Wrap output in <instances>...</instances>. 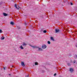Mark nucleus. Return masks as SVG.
<instances>
[{
	"label": "nucleus",
	"instance_id": "nucleus-26",
	"mask_svg": "<svg viewBox=\"0 0 77 77\" xmlns=\"http://www.w3.org/2000/svg\"><path fill=\"white\" fill-rule=\"evenodd\" d=\"M9 75H11V74H9Z\"/></svg>",
	"mask_w": 77,
	"mask_h": 77
},
{
	"label": "nucleus",
	"instance_id": "nucleus-1",
	"mask_svg": "<svg viewBox=\"0 0 77 77\" xmlns=\"http://www.w3.org/2000/svg\"><path fill=\"white\" fill-rule=\"evenodd\" d=\"M14 7H15L16 9H18H18H19V8L21 9V8H20V7H19V6L17 5V4H15Z\"/></svg>",
	"mask_w": 77,
	"mask_h": 77
},
{
	"label": "nucleus",
	"instance_id": "nucleus-3",
	"mask_svg": "<svg viewBox=\"0 0 77 77\" xmlns=\"http://www.w3.org/2000/svg\"><path fill=\"white\" fill-rule=\"evenodd\" d=\"M37 51H43V50H42V48H40L39 47H37Z\"/></svg>",
	"mask_w": 77,
	"mask_h": 77
},
{
	"label": "nucleus",
	"instance_id": "nucleus-16",
	"mask_svg": "<svg viewBox=\"0 0 77 77\" xmlns=\"http://www.w3.org/2000/svg\"><path fill=\"white\" fill-rule=\"evenodd\" d=\"M67 65H68V66H71V64L69 63H67Z\"/></svg>",
	"mask_w": 77,
	"mask_h": 77
},
{
	"label": "nucleus",
	"instance_id": "nucleus-8",
	"mask_svg": "<svg viewBox=\"0 0 77 77\" xmlns=\"http://www.w3.org/2000/svg\"><path fill=\"white\" fill-rule=\"evenodd\" d=\"M3 15H4V16H5V17H6V16H7V15H8V14H7L5 13H4Z\"/></svg>",
	"mask_w": 77,
	"mask_h": 77
},
{
	"label": "nucleus",
	"instance_id": "nucleus-7",
	"mask_svg": "<svg viewBox=\"0 0 77 77\" xmlns=\"http://www.w3.org/2000/svg\"><path fill=\"white\" fill-rule=\"evenodd\" d=\"M21 65L23 66H25V64H24V63L23 62H21Z\"/></svg>",
	"mask_w": 77,
	"mask_h": 77
},
{
	"label": "nucleus",
	"instance_id": "nucleus-28",
	"mask_svg": "<svg viewBox=\"0 0 77 77\" xmlns=\"http://www.w3.org/2000/svg\"><path fill=\"white\" fill-rule=\"evenodd\" d=\"M76 47L77 48V45H76Z\"/></svg>",
	"mask_w": 77,
	"mask_h": 77
},
{
	"label": "nucleus",
	"instance_id": "nucleus-13",
	"mask_svg": "<svg viewBox=\"0 0 77 77\" xmlns=\"http://www.w3.org/2000/svg\"><path fill=\"white\" fill-rule=\"evenodd\" d=\"M48 44H51V43L50 42V41H48Z\"/></svg>",
	"mask_w": 77,
	"mask_h": 77
},
{
	"label": "nucleus",
	"instance_id": "nucleus-23",
	"mask_svg": "<svg viewBox=\"0 0 77 77\" xmlns=\"http://www.w3.org/2000/svg\"><path fill=\"white\" fill-rule=\"evenodd\" d=\"M70 4L71 5H73V4H72V3H71Z\"/></svg>",
	"mask_w": 77,
	"mask_h": 77
},
{
	"label": "nucleus",
	"instance_id": "nucleus-21",
	"mask_svg": "<svg viewBox=\"0 0 77 77\" xmlns=\"http://www.w3.org/2000/svg\"><path fill=\"white\" fill-rule=\"evenodd\" d=\"M56 75H57L56 73H55V74H54V76H56Z\"/></svg>",
	"mask_w": 77,
	"mask_h": 77
},
{
	"label": "nucleus",
	"instance_id": "nucleus-2",
	"mask_svg": "<svg viewBox=\"0 0 77 77\" xmlns=\"http://www.w3.org/2000/svg\"><path fill=\"white\" fill-rule=\"evenodd\" d=\"M29 45V46H30V47H32L33 48H37V47L36 46H32V45Z\"/></svg>",
	"mask_w": 77,
	"mask_h": 77
},
{
	"label": "nucleus",
	"instance_id": "nucleus-29",
	"mask_svg": "<svg viewBox=\"0 0 77 77\" xmlns=\"http://www.w3.org/2000/svg\"><path fill=\"white\" fill-rule=\"evenodd\" d=\"M18 29H20L19 28H18Z\"/></svg>",
	"mask_w": 77,
	"mask_h": 77
},
{
	"label": "nucleus",
	"instance_id": "nucleus-22",
	"mask_svg": "<svg viewBox=\"0 0 77 77\" xmlns=\"http://www.w3.org/2000/svg\"><path fill=\"white\" fill-rule=\"evenodd\" d=\"M25 26H27V23H25Z\"/></svg>",
	"mask_w": 77,
	"mask_h": 77
},
{
	"label": "nucleus",
	"instance_id": "nucleus-12",
	"mask_svg": "<svg viewBox=\"0 0 77 77\" xmlns=\"http://www.w3.org/2000/svg\"><path fill=\"white\" fill-rule=\"evenodd\" d=\"M51 40H53V41H54V38H53V37H51Z\"/></svg>",
	"mask_w": 77,
	"mask_h": 77
},
{
	"label": "nucleus",
	"instance_id": "nucleus-6",
	"mask_svg": "<svg viewBox=\"0 0 77 77\" xmlns=\"http://www.w3.org/2000/svg\"><path fill=\"white\" fill-rule=\"evenodd\" d=\"M69 71H70V72H73L74 71V69L72 68H70L69 69Z\"/></svg>",
	"mask_w": 77,
	"mask_h": 77
},
{
	"label": "nucleus",
	"instance_id": "nucleus-25",
	"mask_svg": "<svg viewBox=\"0 0 77 77\" xmlns=\"http://www.w3.org/2000/svg\"><path fill=\"white\" fill-rule=\"evenodd\" d=\"M73 63H75V62L74 61V62H73Z\"/></svg>",
	"mask_w": 77,
	"mask_h": 77
},
{
	"label": "nucleus",
	"instance_id": "nucleus-17",
	"mask_svg": "<svg viewBox=\"0 0 77 77\" xmlns=\"http://www.w3.org/2000/svg\"><path fill=\"white\" fill-rule=\"evenodd\" d=\"M35 65H38V63L36 62L35 63Z\"/></svg>",
	"mask_w": 77,
	"mask_h": 77
},
{
	"label": "nucleus",
	"instance_id": "nucleus-4",
	"mask_svg": "<svg viewBox=\"0 0 77 77\" xmlns=\"http://www.w3.org/2000/svg\"><path fill=\"white\" fill-rule=\"evenodd\" d=\"M47 46L45 45H44L42 46V49H45L47 48Z\"/></svg>",
	"mask_w": 77,
	"mask_h": 77
},
{
	"label": "nucleus",
	"instance_id": "nucleus-15",
	"mask_svg": "<svg viewBox=\"0 0 77 77\" xmlns=\"http://www.w3.org/2000/svg\"><path fill=\"white\" fill-rule=\"evenodd\" d=\"M47 32V31L45 30H44L43 31V33H46Z\"/></svg>",
	"mask_w": 77,
	"mask_h": 77
},
{
	"label": "nucleus",
	"instance_id": "nucleus-24",
	"mask_svg": "<svg viewBox=\"0 0 77 77\" xmlns=\"http://www.w3.org/2000/svg\"><path fill=\"white\" fill-rule=\"evenodd\" d=\"M4 70H5V67H4Z\"/></svg>",
	"mask_w": 77,
	"mask_h": 77
},
{
	"label": "nucleus",
	"instance_id": "nucleus-14",
	"mask_svg": "<svg viewBox=\"0 0 77 77\" xmlns=\"http://www.w3.org/2000/svg\"><path fill=\"white\" fill-rule=\"evenodd\" d=\"M1 39L2 40H3V39H5V38L4 37H2L1 38Z\"/></svg>",
	"mask_w": 77,
	"mask_h": 77
},
{
	"label": "nucleus",
	"instance_id": "nucleus-20",
	"mask_svg": "<svg viewBox=\"0 0 77 77\" xmlns=\"http://www.w3.org/2000/svg\"><path fill=\"white\" fill-rule=\"evenodd\" d=\"M2 29H0V33H2Z\"/></svg>",
	"mask_w": 77,
	"mask_h": 77
},
{
	"label": "nucleus",
	"instance_id": "nucleus-9",
	"mask_svg": "<svg viewBox=\"0 0 77 77\" xmlns=\"http://www.w3.org/2000/svg\"><path fill=\"white\" fill-rule=\"evenodd\" d=\"M10 24H11V25H14V22L11 21L10 22Z\"/></svg>",
	"mask_w": 77,
	"mask_h": 77
},
{
	"label": "nucleus",
	"instance_id": "nucleus-10",
	"mask_svg": "<svg viewBox=\"0 0 77 77\" xmlns=\"http://www.w3.org/2000/svg\"><path fill=\"white\" fill-rule=\"evenodd\" d=\"M23 45H24V46L27 45V44H26V43H25L24 42L23 43Z\"/></svg>",
	"mask_w": 77,
	"mask_h": 77
},
{
	"label": "nucleus",
	"instance_id": "nucleus-5",
	"mask_svg": "<svg viewBox=\"0 0 77 77\" xmlns=\"http://www.w3.org/2000/svg\"><path fill=\"white\" fill-rule=\"evenodd\" d=\"M60 31L58 29H55V33H59Z\"/></svg>",
	"mask_w": 77,
	"mask_h": 77
},
{
	"label": "nucleus",
	"instance_id": "nucleus-11",
	"mask_svg": "<svg viewBox=\"0 0 77 77\" xmlns=\"http://www.w3.org/2000/svg\"><path fill=\"white\" fill-rule=\"evenodd\" d=\"M20 48H21V49H22V50H23V49H24V48H23V46H20Z\"/></svg>",
	"mask_w": 77,
	"mask_h": 77
},
{
	"label": "nucleus",
	"instance_id": "nucleus-27",
	"mask_svg": "<svg viewBox=\"0 0 77 77\" xmlns=\"http://www.w3.org/2000/svg\"><path fill=\"white\" fill-rule=\"evenodd\" d=\"M41 31H42V29H41Z\"/></svg>",
	"mask_w": 77,
	"mask_h": 77
},
{
	"label": "nucleus",
	"instance_id": "nucleus-18",
	"mask_svg": "<svg viewBox=\"0 0 77 77\" xmlns=\"http://www.w3.org/2000/svg\"><path fill=\"white\" fill-rule=\"evenodd\" d=\"M75 57H76V58H77V55H75Z\"/></svg>",
	"mask_w": 77,
	"mask_h": 77
},
{
	"label": "nucleus",
	"instance_id": "nucleus-19",
	"mask_svg": "<svg viewBox=\"0 0 77 77\" xmlns=\"http://www.w3.org/2000/svg\"><path fill=\"white\" fill-rule=\"evenodd\" d=\"M29 75H27L25 76V77H29Z\"/></svg>",
	"mask_w": 77,
	"mask_h": 77
},
{
	"label": "nucleus",
	"instance_id": "nucleus-30",
	"mask_svg": "<svg viewBox=\"0 0 77 77\" xmlns=\"http://www.w3.org/2000/svg\"><path fill=\"white\" fill-rule=\"evenodd\" d=\"M26 54H27V53H26Z\"/></svg>",
	"mask_w": 77,
	"mask_h": 77
}]
</instances>
